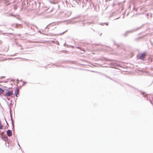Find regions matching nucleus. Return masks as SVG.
<instances>
[{
    "instance_id": "2",
    "label": "nucleus",
    "mask_w": 153,
    "mask_h": 153,
    "mask_svg": "<svg viewBox=\"0 0 153 153\" xmlns=\"http://www.w3.org/2000/svg\"><path fill=\"white\" fill-rule=\"evenodd\" d=\"M140 28V27H137V28H134L129 30H128L127 31L128 32V33H132L138 30Z\"/></svg>"
},
{
    "instance_id": "10",
    "label": "nucleus",
    "mask_w": 153,
    "mask_h": 153,
    "mask_svg": "<svg viewBox=\"0 0 153 153\" xmlns=\"http://www.w3.org/2000/svg\"><path fill=\"white\" fill-rule=\"evenodd\" d=\"M128 85L129 86H130V87L133 88H134V89H135V90H137V91H140L139 90H138L135 87L132 86H131V85H129V84H128Z\"/></svg>"
},
{
    "instance_id": "40",
    "label": "nucleus",
    "mask_w": 153,
    "mask_h": 153,
    "mask_svg": "<svg viewBox=\"0 0 153 153\" xmlns=\"http://www.w3.org/2000/svg\"><path fill=\"white\" fill-rule=\"evenodd\" d=\"M152 104L153 105V104Z\"/></svg>"
},
{
    "instance_id": "6",
    "label": "nucleus",
    "mask_w": 153,
    "mask_h": 153,
    "mask_svg": "<svg viewBox=\"0 0 153 153\" xmlns=\"http://www.w3.org/2000/svg\"><path fill=\"white\" fill-rule=\"evenodd\" d=\"M15 94L16 97H18V95L19 94V89L16 88L15 89Z\"/></svg>"
},
{
    "instance_id": "31",
    "label": "nucleus",
    "mask_w": 153,
    "mask_h": 153,
    "mask_svg": "<svg viewBox=\"0 0 153 153\" xmlns=\"http://www.w3.org/2000/svg\"><path fill=\"white\" fill-rule=\"evenodd\" d=\"M91 29H92L94 31H95V30L92 28H91Z\"/></svg>"
},
{
    "instance_id": "23",
    "label": "nucleus",
    "mask_w": 153,
    "mask_h": 153,
    "mask_svg": "<svg viewBox=\"0 0 153 153\" xmlns=\"http://www.w3.org/2000/svg\"><path fill=\"white\" fill-rule=\"evenodd\" d=\"M142 37H139L138 38H137L136 39V40H137V39H139L140 38H142Z\"/></svg>"
},
{
    "instance_id": "38",
    "label": "nucleus",
    "mask_w": 153,
    "mask_h": 153,
    "mask_svg": "<svg viewBox=\"0 0 153 153\" xmlns=\"http://www.w3.org/2000/svg\"><path fill=\"white\" fill-rule=\"evenodd\" d=\"M117 45V46L118 47L119 46Z\"/></svg>"
},
{
    "instance_id": "32",
    "label": "nucleus",
    "mask_w": 153,
    "mask_h": 153,
    "mask_svg": "<svg viewBox=\"0 0 153 153\" xmlns=\"http://www.w3.org/2000/svg\"><path fill=\"white\" fill-rule=\"evenodd\" d=\"M39 5H40V2H39Z\"/></svg>"
},
{
    "instance_id": "4",
    "label": "nucleus",
    "mask_w": 153,
    "mask_h": 153,
    "mask_svg": "<svg viewBox=\"0 0 153 153\" xmlns=\"http://www.w3.org/2000/svg\"><path fill=\"white\" fill-rule=\"evenodd\" d=\"M13 94L12 91H8L5 95V96L7 97L10 96Z\"/></svg>"
},
{
    "instance_id": "26",
    "label": "nucleus",
    "mask_w": 153,
    "mask_h": 153,
    "mask_svg": "<svg viewBox=\"0 0 153 153\" xmlns=\"http://www.w3.org/2000/svg\"><path fill=\"white\" fill-rule=\"evenodd\" d=\"M109 79H111L112 80H113V81H114V80H113L112 78H110H110H109ZM115 82H116V81H115Z\"/></svg>"
},
{
    "instance_id": "29",
    "label": "nucleus",
    "mask_w": 153,
    "mask_h": 153,
    "mask_svg": "<svg viewBox=\"0 0 153 153\" xmlns=\"http://www.w3.org/2000/svg\"><path fill=\"white\" fill-rule=\"evenodd\" d=\"M153 82V81H152V82H151V84H150L149 85H152V83Z\"/></svg>"
},
{
    "instance_id": "22",
    "label": "nucleus",
    "mask_w": 153,
    "mask_h": 153,
    "mask_svg": "<svg viewBox=\"0 0 153 153\" xmlns=\"http://www.w3.org/2000/svg\"><path fill=\"white\" fill-rule=\"evenodd\" d=\"M150 16L151 18L152 17V14L151 13H149V15Z\"/></svg>"
},
{
    "instance_id": "30",
    "label": "nucleus",
    "mask_w": 153,
    "mask_h": 153,
    "mask_svg": "<svg viewBox=\"0 0 153 153\" xmlns=\"http://www.w3.org/2000/svg\"><path fill=\"white\" fill-rule=\"evenodd\" d=\"M5 78V77H4V76H2L1 77V78Z\"/></svg>"
},
{
    "instance_id": "7",
    "label": "nucleus",
    "mask_w": 153,
    "mask_h": 153,
    "mask_svg": "<svg viewBox=\"0 0 153 153\" xmlns=\"http://www.w3.org/2000/svg\"><path fill=\"white\" fill-rule=\"evenodd\" d=\"M2 139L5 141H6L8 140V138L7 136H3L2 135Z\"/></svg>"
},
{
    "instance_id": "1",
    "label": "nucleus",
    "mask_w": 153,
    "mask_h": 153,
    "mask_svg": "<svg viewBox=\"0 0 153 153\" xmlns=\"http://www.w3.org/2000/svg\"><path fill=\"white\" fill-rule=\"evenodd\" d=\"M146 56V52H143L140 53V54L137 56V57L138 59H141L142 60L145 61V58Z\"/></svg>"
},
{
    "instance_id": "20",
    "label": "nucleus",
    "mask_w": 153,
    "mask_h": 153,
    "mask_svg": "<svg viewBox=\"0 0 153 153\" xmlns=\"http://www.w3.org/2000/svg\"><path fill=\"white\" fill-rule=\"evenodd\" d=\"M149 101L152 104H153V102H152V100L150 99H149Z\"/></svg>"
},
{
    "instance_id": "9",
    "label": "nucleus",
    "mask_w": 153,
    "mask_h": 153,
    "mask_svg": "<svg viewBox=\"0 0 153 153\" xmlns=\"http://www.w3.org/2000/svg\"><path fill=\"white\" fill-rule=\"evenodd\" d=\"M128 34L129 33H128V32L127 31L124 34H123V36H124L126 37L128 35Z\"/></svg>"
},
{
    "instance_id": "19",
    "label": "nucleus",
    "mask_w": 153,
    "mask_h": 153,
    "mask_svg": "<svg viewBox=\"0 0 153 153\" xmlns=\"http://www.w3.org/2000/svg\"><path fill=\"white\" fill-rule=\"evenodd\" d=\"M51 24H48L47 26L45 27V29H49V28L48 27L49 25H50Z\"/></svg>"
},
{
    "instance_id": "18",
    "label": "nucleus",
    "mask_w": 153,
    "mask_h": 153,
    "mask_svg": "<svg viewBox=\"0 0 153 153\" xmlns=\"http://www.w3.org/2000/svg\"><path fill=\"white\" fill-rule=\"evenodd\" d=\"M87 24H88V25H90L91 24H93V22H88V23H87Z\"/></svg>"
},
{
    "instance_id": "3",
    "label": "nucleus",
    "mask_w": 153,
    "mask_h": 153,
    "mask_svg": "<svg viewBox=\"0 0 153 153\" xmlns=\"http://www.w3.org/2000/svg\"><path fill=\"white\" fill-rule=\"evenodd\" d=\"M139 91L140 93L142 95L143 97H145L146 98V100H148V97L147 96L148 95L147 94H146V93L141 91Z\"/></svg>"
},
{
    "instance_id": "27",
    "label": "nucleus",
    "mask_w": 153,
    "mask_h": 153,
    "mask_svg": "<svg viewBox=\"0 0 153 153\" xmlns=\"http://www.w3.org/2000/svg\"><path fill=\"white\" fill-rule=\"evenodd\" d=\"M109 79H111L112 80H113V81H114V80H113L112 78H110H110H109ZM115 82H116V81H115Z\"/></svg>"
},
{
    "instance_id": "15",
    "label": "nucleus",
    "mask_w": 153,
    "mask_h": 153,
    "mask_svg": "<svg viewBox=\"0 0 153 153\" xmlns=\"http://www.w3.org/2000/svg\"><path fill=\"white\" fill-rule=\"evenodd\" d=\"M67 31V30H65V31L63 32L62 33H60L59 34H58L59 35H61L63 34L65 32H66Z\"/></svg>"
},
{
    "instance_id": "35",
    "label": "nucleus",
    "mask_w": 153,
    "mask_h": 153,
    "mask_svg": "<svg viewBox=\"0 0 153 153\" xmlns=\"http://www.w3.org/2000/svg\"><path fill=\"white\" fill-rule=\"evenodd\" d=\"M77 48L78 49H79V47H77Z\"/></svg>"
},
{
    "instance_id": "39",
    "label": "nucleus",
    "mask_w": 153,
    "mask_h": 153,
    "mask_svg": "<svg viewBox=\"0 0 153 153\" xmlns=\"http://www.w3.org/2000/svg\"><path fill=\"white\" fill-rule=\"evenodd\" d=\"M8 146H9V144H8Z\"/></svg>"
},
{
    "instance_id": "34",
    "label": "nucleus",
    "mask_w": 153,
    "mask_h": 153,
    "mask_svg": "<svg viewBox=\"0 0 153 153\" xmlns=\"http://www.w3.org/2000/svg\"><path fill=\"white\" fill-rule=\"evenodd\" d=\"M102 34V33H101L100 34V36H101Z\"/></svg>"
},
{
    "instance_id": "14",
    "label": "nucleus",
    "mask_w": 153,
    "mask_h": 153,
    "mask_svg": "<svg viewBox=\"0 0 153 153\" xmlns=\"http://www.w3.org/2000/svg\"><path fill=\"white\" fill-rule=\"evenodd\" d=\"M4 91L3 89L0 88V94L4 92Z\"/></svg>"
},
{
    "instance_id": "25",
    "label": "nucleus",
    "mask_w": 153,
    "mask_h": 153,
    "mask_svg": "<svg viewBox=\"0 0 153 153\" xmlns=\"http://www.w3.org/2000/svg\"><path fill=\"white\" fill-rule=\"evenodd\" d=\"M7 135L9 137H10L11 136L12 134H7Z\"/></svg>"
},
{
    "instance_id": "8",
    "label": "nucleus",
    "mask_w": 153,
    "mask_h": 153,
    "mask_svg": "<svg viewBox=\"0 0 153 153\" xmlns=\"http://www.w3.org/2000/svg\"><path fill=\"white\" fill-rule=\"evenodd\" d=\"M5 127L3 126L2 125L1 123L0 122V129H5Z\"/></svg>"
},
{
    "instance_id": "33",
    "label": "nucleus",
    "mask_w": 153,
    "mask_h": 153,
    "mask_svg": "<svg viewBox=\"0 0 153 153\" xmlns=\"http://www.w3.org/2000/svg\"><path fill=\"white\" fill-rule=\"evenodd\" d=\"M65 45H66V43H65L64 44V46H65Z\"/></svg>"
},
{
    "instance_id": "17",
    "label": "nucleus",
    "mask_w": 153,
    "mask_h": 153,
    "mask_svg": "<svg viewBox=\"0 0 153 153\" xmlns=\"http://www.w3.org/2000/svg\"><path fill=\"white\" fill-rule=\"evenodd\" d=\"M149 15V13H148L146 15V17L147 18V19H149L148 16Z\"/></svg>"
},
{
    "instance_id": "13",
    "label": "nucleus",
    "mask_w": 153,
    "mask_h": 153,
    "mask_svg": "<svg viewBox=\"0 0 153 153\" xmlns=\"http://www.w3.org/2000/svg\"><path fill=\"white\" fill-rule=\"evenodd\" d=\"M68 62H69L71 63L72 64H74L75 63V62H74V61H68Z\"/></svg>"
},
{
    "instance_id": "24",
    "label": "nucleus",
    "mask_w": 153,
    "mask_h": 153,
    "mask_svg": "<svg viewBox=\"0 0 153 153\" xmlns=\"http://www.w3.org/2000/svg\"><path fill=\"white\" fill-rule=\"evenodd\" d=\"M39 33H40L41 34L42 33V32H41V30H39Z\"/></svg>"
},
{
    "instance_id": "36",
    "label": "nucleus",
    "mask_w": 153,
    "mask_h": 153,
    "mask_svg": "<svg viewBox=\"0 0 153 153\" xmlns=\"http://www.w3.org/2000/svg\"><path fill=\"white\" fill-rule=\"evenodd\" d=\"M71 47H72L73 48V46H71Z\"/></svg>"
},
{
    "instance_id": "5",
    "label": "nucleus",
    "mask_w": 153,
    "mask_h": 153,
    "mask_svg": "<svg viewBox=\"0 0 153 153\" xmlns=\"http://www.w3.org/2000/svg\"><path fill=\"white\" fill-rule=\"evenodd\" d=\"M110 64L111 65L113 66H114L117 67H120V66L119 65L117 64L116 63H115L114 62H111L110 63Z\"/></svg>"
},
{
    "instance_id": "37",
    "label": "nucleus",
    "mask_w": 153,
    "mask_h": 153,
    "mask_svg": "<svg viewBox=\"0 0 153 153\" xmlns=\"http://www.w3.org/2000/svg\"><path fill=\"white\" fill-rule=\"evenodd\" d=\"M4 133V132H2V133H1V134H3Z\"/></svg>"
},
{
    "instance_id": "16",
    "label": "nucleus",
    "mask_w": 153,
    "mask_h": 153,
    "mask_svg": "<svg viewBox=\"0 0 153 153\" xmlns=\"http://www.w3.org/2000/svg\"><path fill=\"white\" fill-rule=\"evenodd\" d=\"M49 10V9H48V12H52L53 10V8H52L50 10H49Z\"/></svg>"
},
{
    "instance_id": "21",
    "label": "nucleus",
    "mask_w": 153,
    "mask_h": 153,
    "mask_svg": "<svg viewBox=\"0 0 153 153\" xmlns=\"http://www.w3.org/2000/svg\"><path fill=\"white\" fill-rule=\"evenodd\" d=\"M104 76L108 78H110V77L108 76L107 75L104 74Z\"/></svg>"
},
{
    "instance_id": "28",
    "label": "nucleus",
    "mask_w": 153,
    "mask_h": 153,
    "mask_svg": "<svg viewBox=\"0 0 153 153\" xmlns=\"http://www.w3.org/2000/svg\"><path fill=\"white\" fill-rule=\"evenodd\" d=\"M119 18H120V17H118L117 18L115 19H114L115 20H116V19H119Z\"/></svg>"
},
{
    "instance_id": "11",
    "label": "nucleus",
    "mask_w": 153,
    "mask_h": 153,
    "mask_svg": "<svg viewBox=\"0 0 153 153\" xmlns=\"http://www.w3.org/2000/svg\"><path fill=\"white\" fill-rule=\"evenodd\" d=\"M12 131L10 130H8L7 131V134H12Z\"/></svg>"
},
{
    "instance_id": "12",
    "label": "nucleus",
    "mask_w": 153,
    "mask_h": 153,
    "mask_svg": "<svg viewBox=\"0 0 153 153\" xmlns=\"http://www.w3.org/2000/svg\"><path fill=\"white\" fill-rule=\"evenodd\" d=\"M104 24L106 25L107 26H108V23H107V22H105V23H101L100 24V25H103Z\"/></svg>"
}]
</instances>
